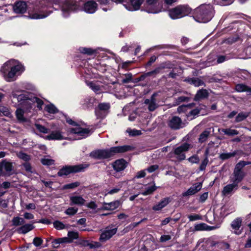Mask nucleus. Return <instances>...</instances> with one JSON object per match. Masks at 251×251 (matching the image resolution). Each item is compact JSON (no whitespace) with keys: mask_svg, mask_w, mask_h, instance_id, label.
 Returning <instances> with one entry per match:
<instances>
[{"mask_svg":"<svg viewBox=\"0 0 251 251\" xmlns=\"http://www.w3.org/2000/svg\"><path fill=\"white\" fill-rule=\"evenodd\" d=\"M251 163L249 161H240L235 166L233 173L230 176V183L225 186L222 191V194L228 195L238 189L239 184L245 176V173L243 171V168Z\"/></svg>","mask_w":251,"mask_h":251,"instance_id":"obj_1","label":"nucleus"},{"mask_svg":"<svg viewBox=\"0 0 251 251\" xmlns=\"http://www.w3.org/2000/svg\"><path fill=\"white\" fill-rule=\"evenodd\" d=\"M25 71L24 66L18 61L10 59L1 66L0 73L7 82H12L16 80Z\"/></svg>","mask_w":251,"mask_h":251,"instance_id":"obj_2","label":"nucleus"},{"mask_svg":"<svg viewBox=\"0 0 251 251\" xmlns=\"http://www.w3.org/2000/svg\"><path fill=\"white\" fill-rule=\"evenodd\" d=\"M132 147L128 145L111 148L109 150H98L91 153V156L97 159H105L110 157L116 153H123L130 151Z\"/></svg>","mask_w":251,"mask_h":251,"instance_id":"obj_3","label":"nucleus"},{"mask_svg":"<svg viewBox=\"0 0 251 251\" xmlns=\"http://www.w3.org/2000/svg\"><path fill=\"white\" fill-rule=\"evenodd\" d=\"M194 17L195 20L199 23H207L213 16V10L211 5H201L195 10Z\"/></svg>","mask_w":251,"mask_h":251,"instance_id":"obj_4","label":"nucleus"},{"mask_svg":"<svg viewBox=\"0 0 251 251\" xmlns=\"http://www.w3.org/2000/svg\"><path fill=\"white\" fill-rule=\"evenodd\" d=\"M191 11L188 5H180L169 10V14L172 19H177L188 15Z\"/></svg>","mask_w":251,"mask_h":251,"instance_id":"obj_5","label":"nucleus"},{"mask_svg":"<svg viewBox=\"0 0 251 251\" xmlns=\"http://www.w3.org/2000/svg\"><path fill=\"white\" fill-rule=\"evenodd\" d=\"M67 122L71 125L76 126L75 127L72 128L70 133L75 135V138L76 140H80L85 138L90 135V131L87 128H84L78 126L75 122L71 119H66Z\"/></svg>","mask_w":251,"mask_h":251,"instance_id":"obj_6","label":"nucleus"},{"mask_svg":"<svg viewBox=\"0 0 251 251\" xmlns=\"http://www.w3.org/2000/svg\"><path fill=\"white\" fill-rule=\"evenodd\" d=\"M88 167L87 164H80L75 166H66L60 169L57 174L59 176H67L72 173H76L83 171Z\"/></svg>","mask_w":251,"mask_h":251,"instance_id":"obj_7","label":"nucleus"},{"mask_svg":"<svg viewBox=\"0 0 251 251\" xmlns=\"http://www.w3.org/2000/svg\"><path fill=\"white\" fill-rule=\"evenodd\" d=\"M17 91L14 90L12 91L11 96L13 98L17 99L18 102H21L24 108L27 110H30L32 109L31 98L25 94H17ZM17 92H21V91H18Z\"/></svg>","mask_w":251,"mask_h":251,"instance_id":"obj_8","label":"nucleus"},{"mask_svg":"<svg viewBox=\"0 0 251 251\" xmlns=\"http://www.w3.org/2000/svg\"><path fill=\"white\" fill-rule=\"evenodd\" d=\"M117 227L115 225L107 226L102 231L99 240L101 242H106L117 233Z\"/></svg>","mask_w":251,"mask_h":251,"instance_id":"obj_9","label":"nucleus"},{"mask_svg":"<svg viewBox=\"0 0 251 251\" xmlns=\"http://www.w3.org/2000/svg\"><path fill=\"white\" fill-rule=\"evenodd\" d=\"M146 11L150 13H159L163 11L162 4L157 0H147Z\"/></svg>","mask_w":251,"mask_h":251,"instance_id":"obj_10","label":"nucleus"},{"mask_svg":"<svg viewBox=\"0 0 251 251\" xmlns=\"http://www.w3.org/2000/svg\"><path fill=\"white\" fill-rule=\"evenodd\" d=\"M191 145L188 143H184L175 149L174 153L176 157L179 160H183L185 159V152L190 148Z\"/></svg>","mask_w":251,"mask_h":251,"instance_id":"obj_11","label":"nucleus"},{"mask_svg":"<svg viewBox=\"0 0 251 251\" xmlns=\"http://www.w3.org/2000/svg\"><path fill=\"white\" fill-rule=\"evenodd\" d=\"M113 168L115 171V173L113 174V176L115 177H119V176L117 175V173L120 172L124 170L126 167V162L123 159H118L116 160L112 164Z\"/></svg>","mask_w":251,"mask_h":251,"instance_id":"obj_12","label":"nucleus"},{"mask_svg":"<svg viewBox=\"0 0 251 251\" xmlns=\"http://www.w3.org/2000/svg\"><path fill=\"white\" fill-rule=\"evenodd\" d=\"M156 94L154 93L149 99H147L144 100V104L150 111H154L158 107V105L155 98Z\"/></svg>","mask_w":251,"mask_h":251,"instance_id":"obj_13","label":"nucleus"},{"mask_svg":"<svg viewBox=\"0 0 251 251\" xmlns=\"http://www.w3.org/2000/svg\"><path fill=\"white\" fill-rule=\"evenodd\" d=\"M168 126L172 129H178L183 127L181 119L177 116L173 117L168 120Z\"/></svg>","mask_w":251,"mask_h":251,"instance_id":"obj_14","label":"nucleus"},{"mask_svg":"<svg viewBox=\"0 0 251 251\" xmlns=\"http://www.w3.org/2000/svg\"><path fill=\"white\" fill-rule=\"evenodd\" d=\"M77 5L75 0H66L62 8L64 16H67L65 14L66 12L74 11Z\"/></svg>","mask_w":251,"mask_h":251,"instance_id":"obj_15","label":"nucleus"},{"mask_svg":"<svg viewBox=\"0 0 251 251\" xmlns=\"http://www.w3.org/2000/svg\"><path fill=\"white\" fill-rule=\"evenodd\" d=\"M242 223V219L241 218H237L232 222L231 226L235 234L240 235L242 232V229H240Z\"/></svg>","mask_w":251,"mask_h":251,"instance_id":"obj_16","label":"nucleus"},{"mask_svg":"<svg viewBox=\"0 0 251 251\" xmlns=\"http://www.w3.org/2000/svg\"><path fill=\"white\" fill-rule=\"evenodd\" d=\"M202 188V183L198 182L194 184L191 187H190L187 191L183 193L182 195L184 197L191 196L196 194Z\"/></svg>","mask_w":251,"mask_h":251,"instance_id":"obj_17","label":"nucleus"},{"mask_svg":"<svg viewBox=\"0 0 251 251\" xmlns=\"http://www.w3.org/2000/svg\"><path fill=\"white\" fill-rule=\"evenodd\" d=\"M144 0H131L130 5H124L126 9L129 11H133L139 9L141 4Z\"/></svg>","mask_w":251,"mask_h":251,"instance_id":"obj_18","label":"nucleus"},{"mask_svg":"<svg viewBox=\"0 0 251 251\" xmlns=\"http://www.w3.org/2000/svg\"><path fill=\"white\" fill-rule=\"evenodd\" d=\"M97 4L94 1H89L86 2L83 7L84 11L90 14L94 13L97 9Z\"/></svg>","mask_w":251,"mask_h":251,"instance_id":"obj_19","label":"nucleus"},{"mask_svg":"<svg viewBox=\"0 0 251 251\" xmlns=\"http://www.w3.org/2000/svg\"><path fill=\"white\" fill-rule=\"evenodd\" d=\"M171 201L170 198L166 197L162 199L158 203L152 207L154 211H159L167 206Z\"/></svg>","mask_w":251,"mask_h":251,"instance_id":"obj_20","label":"nucleus"},{"mask_svg":"<svg viewBox=\"0 0 251 251\" xmlns=\"http://www.w3.org/2000/svg\"><path fill=\"white\" fill-rule=\"evenodd\" d=\"M26 4L25 2L20 1L16 2L13 6V9L15 13H24L26 10Z\"/></svg>","mask_w":251,"mask_h":251,"instance_id":"obj_21","label":"nucleus"},{"mask_svg":"<svg viewBox=\"0 0 251 251\" xmlns=\"http://www.w3.org/2000/svg\"><path fill=\"white\" fill-rule=\"evenodd\" d=\"M46 139L49 140H61L66 139V138L62 134V132L60 131H52L51 133L46 136Z\"/></svg>","mask_w":251,"mask_h":251,"instance_id":"obj_22","label":"nucleus"},{"mask_svg":"<svg viewBox=\"0 0 251 251\" xmlns=\"http://www.w3.org/2000/svg\"><path fill=\"white\" fill-rule=\"evenodd\" d=\"M71 205L76 204L78 205H83L85 200L80 196H72L70 197Z\"/></svg>","mask_w":251,"mask_h":251,"instance_id":"obj_23","label":"nucleus"},{"mask_svg":"<svg viewBox=\"0 0 251 251\" xmlns=\"http://www.w3.org/2000/svg\"><path fill=\"white\" fill-rule=\"evenodd\" d=\"M0 164L1 165V168H2L5 173V176H9L10 172L12 170L13 166L12 163L5 160H3L0 163Z\"/></svg>","mask_w":251,"mask_h":251,"instance_id":"obj_24","label":"nucleus"},{"mask_svg":"<svg viewBox=\"0 0 251 251\" xmlns=\"http://www.w3.org/2000/svg\"><path fill=\"white\" fill-rule=\"evenodd\" d=\"M34 228V226L32 224H27L18 228L16 229L17 232L20 234H26Z\"/></svg>","mask_w":251,"mask_h":251,"instance_id":"obj_25","label":"nucleus"},{"mask_svg":"<svg viewBox=\"0 0 251 251\" xmlns=\"http://www.w3.org/2000/svg\"><path fill=\"white\" fill-rule=\"evenodd\" d=\"M208 96V92L206 89H201L199 90L194 98L195 100H199L200 99L206 98Z\"/></svg>","mask_w":251,"mask_h":251,"instance_id":"obj_26","label":"nucleus"},{"mask_svg":"<svg viewBox=\"0 0 251 251\" xmlns=\"http://www.w3.org/2000/svg\"><path fill=\"white\" fill-rule=\"evenodd\" d=\"M49 14L32 12L29 13V18L31 19H40L47 17Z\"/></svg>","mask_w":251,"mask_h":251,"instance_id":"obj_27","label":"nucleus"},{"mask_svg":"<svg viewBox=\"0 0 251 251\" xmlns=\"http://www.w3.org/2000/svg\"><path fill=\"white\" fill-rule=\"evenodd\" d=\"M185 81L188 82L190 84H193L196 87L202 86L204 84L202 80L198 78H188L186 79Z\"/></svg>","mask_w":251,"mask_h":251,"instance_id":"obj_28","label":"nucleus"},{"mask_svg":"<svg viewBox=\"0 0 251 251\" xmlns=\"http://www.w3.org/2000/svg\"><path fill=\"white\" fill-rule=\"evenodd\" d=\"M119 205L118 201L111 202L110 203H105L103 205V209L108 210H113L116 209Z\"/></svg>","mask_w":251,"mask_h":251,"instance_id":"obj_29","label":"nucleus"},{"mask_svg":"<svg viewBox=\"0 0 251 251\" xmlns=\"http://www.w3.org/2000/svg\"><path fill=\"white\" fill-rule=\"evenodd\" d=\"M235 89L236 90L239 92H246L249 94H251V88L249 87L244 84H237L236 86Z\"/></svg>","mask_w":251,"mask_h":251,"instance_id":"obj_30","label":"nucleus"},{"mask_svg":"<svg viewBox=\"0 0 251 251\" xmlns=\"http://www.w3.org/2000/svg\"><path fill=\"white\" fill-rule=\"evenodd\" d=\"M25 111L22 108H18L16 111L15 114L17 120L20 122H25L26 118L24 116Z\"/></svg>","mask_w":251,"mask_h":251,"instance_id":"obj_31","label":"nucleus"},{"mask_svg":"<svg viewBox=\"0 0 251 251\" xmlns=\"http://www.w3.org/2000/svg\"><path fill=\"white\" fill-rule=\"evenodd\" d=\"M124 182H119L118 183V185L111 190L107 191L105 195H113L114 194L118 193L123 186Z\"/></svg>","mask_w":251,"mask_h":251,"instance_id":"obj_32","label":"nucleus"},{"mask_svg":"<svg viewBox=\"0 0 251 251\" xmlns=\"http://www.w3.org/2000/svg\"><path fill=\"white\" fill-rule=\"evenodd\" d=\"M222 131L228 136H234L239 134V131L231 128L222 129Z\"/></svg>","mask_w":251,"mask_h":251,"instance_id":"obj_33","label":"nucleus"},{"mask_svg":"<svg viewBox=\"0 0 251 251\" xmlns=\"http://www.w3.org/2000/svg\"><path fill=\"white\" fill-rule=\"evenodd\" d=\"M30 102H31L32 108L33 107V103H36L37 107L40 110L42 109V105H43L44 102L42 100H41L37 97H31Z\"/></svg>","mask_w":251,"mask_h":251,"instance_id":"obj_34","label":"nucleus"},{"mask_svg":"<svg viewBox=\"0 0 251 251\" xmlns=\"http://www.w3.org/2000/svg\"><path fill=\"white\" fill-rule=\"evenodd\" d=\"M210 133V131L207 130H205L203 132H202L200 134L199 138V142L202 143L205 142L209 137Z\"/></svg>","mask_w":251,"mask_h":251,"instance_id":"obj_35","label":"nucleus"},{"mask_svg":"<svg viewBox=\"0 0 251 251\" xmlns=\"http://www.w3.org/2000/svg\"><path fill=\"white\" fill-rule=\"evenodd\" d=\"M194 228L196 231L208 230L210 229L209 226L204 223L196 225Z\"/></svg>","mask_w":251,"mask_h":251,"instance_id":"obj_36","label":"nucleus"},{"mask_svg":"<svg viewBox=\"0 0 251 251\" xmlns=\"http://www.w3.org/2000/svg\"><path fill=\"white\" fill-rule=\"evenodd\" d=\"M12 225L14 226H21L25 223V220L23 218L19 217H14L12 220Z\"/></svg>","mask_w":251,"mask_h":251,"instance_id":"obj_37","label":"nucleus"},{"mask_svg":"<svg viewBox=\"0 0 251 251\" xmlns=\"http://www.w3.org/2000/svg\"><path fill=\"white\" fill-rule=\"evenodd\" d=\"M45 110L49 113L55 114L58 112V109L52 104H50L46 105Z\"/></svg>","mask_w":251,"mask_h":251,"instance_id":"obj_38","label":"nucleus"},{"mask_svg":"<svg viewBox=\"0 0 251 251\" xmlns=\"http://www.w3.org/2000/svg\"><path fill=\"white\" fill-rule=\"evenodd\" d=\"M110 108V105L108 103H100L97 108V112H99L100 110H103L107 113L108 109Z\"/></svg>","mask_w":251,"mask_h":251,"instance_id":"obj_39","label":"nucleus"},{"mask_svg":"<svg viewBox=\"0 0 251 251\" xmlns=\"http://www.w3.org/2000/svg\"><path fill=\"white\" fill-rule=\"evenodd\" d=\"M234 0H214V2L221 6H226L231 4Z\"/></svg>","mask_w":251,"mask_h":251,"instance_id":"obj_40","label":"nucleus"},{"mask_svg":"<svg viewBox=\"0 0 251 251\" xmlns=\"http://www.w3.org/2000/svg\"><path fill=\"white\" fill-rule=\"evenodd\" d=\"M16 155L20 159L25 161H28L30 159V156L23 151L17 152Z\"/></svg>","mask_w":251,"mask_h":251,"instance_id":"obj_41","label":"nucleus"},{"mask_svg":"<svg viewBox=\"0 0 251 251\" xmlns=\"http://www.w3.org/2000/svg\"><path fill=\"white\" fill-rule=\"evenodd\" d=\"M236 152H224L220 154L219 158L221 160H226L235 155Z\"/></svg>","mask_w":251,"mask_h":251,"instance_id":"obj_42","label":"nucleus"},{"mask_svg":"<svg viewBox=\"0 0 251 251\" xmlns=\"http://www.w3.org/2000/svg\"><path fill=\"white\" fill-rule=\"evenodd\" d=\"M88 85L95 93H100V87L96 83L94 82H90L88 83Z\"/></svg>","mask_w":251,"mask_h":251,"instance_id":"obj_43","label":"nucleus"},{"mask_svg":"<svg viewBox=\"0 0 251 251\" xmlns=\"http://www.w3.org/2000/svg\"><path fill=\"white\" fill-rule=\"evenodd\" d=\"M63 243H71V241L68 237L60 238L54 241L53 245H59Z\"/></svg>","mask_w":251,"mask_h":251,"instance_id":"obj_44","label":"nucleus"},{"mask_svg":"<svg viewBox=\"0 0 251 251\" xmlns=\"http://www.w3.org/2000/svg\"><path fill=\"white\" fill-rule=\"evenodd\" d=\"M191 106V104L189 105H182L181 106H179L177 108V112L179 113H182V112H187L188 113V110L190 108V107Z\"/></svg>","mask_w":251,"mask_h":251,"instance_id":"obj_45","label":"nucleus"},{"mask_svg":"<svg viewBox=\"0 0 251 251\" xmlns=\"http://www.w3.org/2000/svg\"><path fill=\"white\" fill-rule=\"evenodd\" d=\"M79 50L82 53L87 54L88 55L93 54L95 52V51L93 50L91 48H80L79 49Z\"/></svg>","mask_w":251,"mask_h":251,"instance_id":"obj_46","label":"nucleus"},{"mask_svg":"<svg viewBox=\"0 0 251 251\" xmlns=\"http://www.w3.org/2000/svg\"><path fill=\"white\" fill-rule=\"evenodd\" d=\"M156 190V187L155 185L149 186L146 188V189L145 191L142 193V194L146 196L151 194L153 192H154Z\"/></svg>","mask_w":251,"mask_h":251,"instance_id":"obj_47","label":"nucleus"},{"mask_svg":"<svg viewBox=\"0 0 251 251\" xmlns=\"http://www.w3.org/2000/svg\"><path fill=\"white\" fill-rule=\"evenodd\" d=\"M248 115L247 113L241 112L238 114V115L236 116L235 119V121L236 122H240L244 120H245L247 117Z\"/></svg>","mask_w":251,"mask_h":251,"instance_id":"obj_48","label":"nucleus"},{"mask_svg":"<svg viewBox=\"0 0 251 251\" xmlns=\"http://www.w3.org/2000/svg\"><path fill=\"white\" fill-rule=\"evenodd\" d=\"M35 126L40 132L47 133L49 132V129L48 128L40 124H35Z\"/></svg>","mask_w":251,"mask_h":251,"instance_id":"obj_49","label":"nucleus"},{"mask_svg":"<svg viewBox=\"0 0 251 251\" xmlns=\"http://www.w3.org/2000/svg\"><path fill=\"white\" fill-rule=\"evenodd\" d=\"M126 132L129 134V135L131 136H134L137 135H139L141 134V131L140 130H138L137 129H131L130 128L127 129L126 130Z\"/></svg>","mask_w":251,"mask_h":251,"instance_id":"obj_50","label":"nucleus"},{"mask_svg":"<svg viewBox=\"0 0 251 251\" xmlns=\"http://www.w3.org/2000/svg\"><path fill=\"white\" fill-rule=\"evenodd\" d=\"M78 211V208L75 207H69L65 212V214L68 215H74Z\"/></svg>","mask_w":251,"mask_h":251,"instance_id":"obj_51","label":"nucleus"},{"mask_svg":"<svg viewBox=\"0 0 251 251\" xmlns=\"http://www.w3.org/2000/svg\"><path fill=\"white\" fill-rule=\"evenodd\" d=\"M68 238L70 240L71 242L74 239H76L78 237L77 232L74 231H69L68 233Z\"/></svg>","mask_w":251,"mask_h":251,"instance_id":"obj_52","label":"nucleus"},{"mask_svg":"<svg viewBox=\"0 0 251 251\" xmlns=\"http://www.w3.org/2000/svg\"><path fill=\"white\" fill-rule=\"evenodd\" d=\"M42 163L44 165H50L54 164V160L47 157L41 159Z\"/></svg>","mask_w":251,"mask_h":251,"instance_id":"obj_53","label":"nucleus"},{"mask_svg":"<svg viewBox=\"0 0 251 251\" xmlns=\"http://www.w3.org/2000/svg\"><path fill=\"white\" fill-rule=\"evenodd\" d=\"M53 226L57 230L62 229L65 228L64 225L58 221H56L53 223Z\"/></svg>","mask_w":251,"mask_h":251,"instance_id":"obj_54","label":"nucleus"},{"mask_svg":"<svg viewBox=\"0 0 251 251\" xmlns=\"http://www.w3.org/2000/svg\"><path fill=\"white\" fill-rule=\"evenodd\" d=\"M200 113V110L198 108H196L188 111L187 116L188 117H192V118H194L197 116Z\"/></svg>","mask_w":251,"mask_h":251,"instance_id":"obj_55","label":"nucleus"},{"mask_svg":"<svg viewBox=\"0 0 251 251\" xmlns=\"http://www.w3.org/2000/svg\"><path fill=\"white\" fill-rule=\"evenodd\" d=\"M226 207H222L220 209V212L219 215H218V211H217L215 214L217 215L220 218L225 217L227 214L226 213Z\"/></svg>","mask_w":251,"mask_h":251,"instance_id":"obj_56","label":"nucleus"},{"mask_svg":"<svg viewBox=\"0 0 251 251\" xmlns=\"http://www.w3.org/2000/svg\"><path fill=\"white\" fill-rule=\"evenodd\" d=\"M79 185V182H75L74 183H70L64 185V188L65 189H73L75 188Z\"/></svg>","mask_w":251,"mask_h":251,"instance_id":"obj_57","label":"nucleus"},{"mask_svg":"<svg viewBox=\"0 0 251 251\" xmlns=\"http://www.w3.org/2000/svg\"><path fill=\"white\" fill-rule=\"evenodd\" d=\"M107 113L105 112L104 111L100 110L99 112H97V108L95 109V114L97 118H103L105 117Z\"/></svg>","mask_w":251,"mask_h":251,"instance_id":"obj_58","label":"nucleus"},{"mask_svg":"<svg viewBox=\"0 0 251 251\" xmlns=\"http://www.w3.org/2000/svg\"><path fill=\"white\" fill-rule=\"evenodd\" d=\"M188 161L192 163H198L200 159L198 155H194L188 158Z\"/></svg>","mask_w":251,"mask_h":251,"instance_id":"obj_59","label":"nucleus"},{"mask_svg":"<svg viewBox=\"0 0 251 251\" xmlns=\"http://www.w3.org/2000/svg\"><path fill=\"white\" fill-rule=\"evenodd\" d=\"M86 246L88 247L90 249H95L100 247V244L99 242L87 243Z\"/></svg>","mask_w":251,"mask_h":251,"instance_id":"obj_60","label":"nucleus"},{"mask_svg":"<svg viewBox=\"0 0 251 251\" xmlns=\"http://www.w3.org/2000/svg\"><path fill=\"white\" fill-rule=\"evenodd\" d=\"M208 160L207 157L205 158V159L202 161L200 166V170L201 171H203L205 170L207 164H208Z\"/></svg>","mask_w":251,"mask_h":251,"instance_id":"obj_61","label":"nucleus"},{"mask_svg":"<svg viewBox=\"0 0 251 251\" xmlns=\"http://www.w3.org/2000/svg\"><path fill=\"white\" fill-rule=\"evenodd\" d=\"M43 243V240L41 238L39 237H35L33 241V243L36 247H39Z\"/></svg>","mask_w":251,"mask_h":251,"instance_id":"obj_62","label":"nucleus"},{"mask_svg":"<svg viewBox=\"0 0 251 251\" xmlns=\"http://www.w3.org/2000/svg\"><path fill=\"white\" fill-rule=\"evenodd\" d=\"M132 79V75L128 74L125 75V78L122 79V82L124 83H127L129 82Z\"/></svg>","mask_w":251,"mask_h":251,"instance_id":"obj_63","label":"nucleus"},{"mask_svg":"<svg viewBox=\"0 0 251 251\" xmlns=\"http://www.w3.org/2000/svg\"><path fill=\"white\" fill-rule=\"evenodd\" d=\"M190 221H194L201 219V217L197 214L191 215L188 216Z\"/></svg>","mask_w":251,"mask_h":251,"instance_id":"obj_64","label":"nucleus"}]
</instances>
